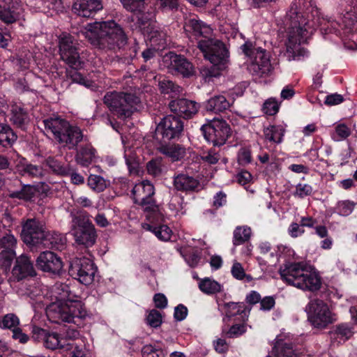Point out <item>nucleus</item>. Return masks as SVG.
<instances>
[{
    "mask_svg": "<svg viewBox=\"0 0 357 357\" xmlns=\"http://www.w3.org/2000/svg\"><path fill=\"white\" fill-rule=\"evenodd\" d=\"M21 236L24 243L29 245L40 243L46 245L45 241H50V234L45 224L36 219H28L23 223Z\"/></svg>",
    "mask_w": 357,
    "mask_h": 357,
    "instance_id": "dca6fc26",
    "label": "nucleus"
},
{
    "mask_svg": "<svg viewBox=\"0 0 357 357\" xmlns=\"http://www.w3.org/2000/svg\"><path fill=\"white\" fill-rule=\"evenodd\" d=\"M232 276L238 280H245L246 282H250L252 280V278L250 275H247L245 273V270L242 266L241 264L237 261H234L231 269Z\"/></svg>",
    "mask_w": 357,
    "mask_h": 357,
    "instance_id": "09e8293b",
    "label": "nucleus"
},
{
    "mask_svg": "<svg viewBox=\"0 0 357 357\" xmlns=\"http://www.w3.org/2000/svg\"><path fill=\"white\" fill-rule=\"evenodd\" d=\"M21 9L13 6L10 8L0 6V20L6 24H12L20 17Z\"/></svg>",
    "mask_w": 357,
    "mask_h": 357,
    "instance_id": "4c0bfd02",
    "label": "nucleus"
},
{
    "mask_svg": "<svg viewBox=\"0 0 357 357\" xmlns=\"http://www.w3.org/2000/svg\"><path fill=\"white\" fill-rule=\"evenodd\" d=\"M20 324L19 318L13 313H9L0 317V328L10 329L13 331L16 329Z\"/></svg>",
    "mask_w": 357,
    "mask_h": 357,
    "instance_id": "49530a36",
    "label": "nucleus"
},
{
    "mask_svg": "<svg viewBox=\"0 0 357 357\" xmlns=\"http://www.w3.org/2000/svg\"><path fill=\"white\" fill-rule=\"evenodd\" d=\"M104 102L119 118L126 119L137 109L139 98L131 93L112 91L105 96Z\"/></svg>",
    "mask_w": 357,
    "mask_h": 357,
    "instance_id": "ddd939ff",
    "label": "nucleus"
},
{
    "mask_svg": "<svg viewBox=\"0 0 357 357\" xmlns=\"http://www.w3.org/2000/svg\"><path fill=\"white\" fill-rule=\"evenodd\" d=\"M174 185L178 190L194 191L199 188V182L193 176L186 174H178L174 176Z\"/></svg>",
    "mask_w": 357,
    "mask_h": 357,
    "instance_id": "c756f323",
    "label": "nucleus"
},
{
    "mask_svg": "<svg viewBox=\"0 0 357 357\" xmlns=\"http://www.w3.org/2000/svg\"><path fill=\"white\" fill-rule=\"evenodd\" d=\"M185 30L189 33L190 38L197 39L203 37V40L210 39L208 37L212 33V29L202 21L196 17L190 18L185 24Z\"/></svg>",
    "mask_w": 357,
    "mask_h": 357,
    "instance_id": "a878e982",
    "label": "nucleus"
},
{
    "mask_svg": "<svg viewBox=\"0 0 357 357\" xmlns=\"http://www.w3.org/2000/svg\"><path fill=\"white\" fill-rule=\"evenodd\" d=\"M159 151L172 161L181 160L186 153L185 149L180 144L162 145L159 148Z\"/></svg>",
    "mask_w": 357,
    "mask_h": 357,
    "instance_id": "72a5a7b5",
    "label": "nucleus"
},
{
    "mask_svg": "<svg viewBox=\"0 0 357 357\" xmlns=\"http://www.w3.org/2000/svg\"><path fill=\"white\" fill-rule=\"evenodd\" d=\"M169 106L173 113L184 119L191 118L199 108L197 102L185 98L172 100Z\"/></svg>",
    "mask_w": 357,
    "mask_h": 357,
    "instance_id": "b1692460",
    "label": "nucleus"
},
{
    "mask_svg": "<svg viewBox=\"0 0 357 357\" xmlns=\"http://www.w3.org/2000/svg\"><path fill=\"white\" fill-rule=\"evenodd\" d=\"M121 140L124 148L126 164L130 174H136L138 168L136 150L141 146L144 139L139 137L135 139L134 136L129 134L122 136Z\"/></svg>",
    "mask_w": 357,
    "mask_h": 357,
    "instance_id": "aec40b11",
    "label": "nucleus"
},
{
    "mask_svg": "<svg viewBox=\"0 0 357 357\" xmlns=\"http://www.w3.org/2000/svg\"><path fill=\"white\" fill-rule=\"evenodd\" d=\"M304 232L305 230L302 227L301 225H298L296 222H292L288 228V233L292 238L301 236L304 234Z\"/></svg>",
    "mask_w": 357,
    "mask_h": 357,
    "instance_id": "0e129e2a",
    "label": "nucleus"
},
{
    "mask_svg": "<svg viewBox=\"0 0 357 357\" xmlns=\"http://www.w3.org/2000/svg\"><path fill=\"white\" fill-rule=\"evenodd\" d=\"M273 353L277 357H296L291 344L277 341L273 348Z\"/></svg>",
    "mask_w": 357,
    "mask_h": 357,
    "instance_id": "79ce46f5",
    "label": "nucleus"
},
{
    "mask_svg": "<svg viewBox=\"0 0 357 357\" xmlns=\"http://www.w3.org/2000/svg\"><path fill=\"white\" fill-rule=\"evenodd\" d=\"M183 257L185 262L190 267L197 266L200 261L199 255L197 253V252L195 251H190L184 254Z\"/></svg>",
    "mask_w": 357,
    "mask_h": 357,
    "instance_id": "052dcab7",
    "label": "nucleus"
},
{
    "mask_svg": "<svg viewBox=\"0 0 357 357\" xmlns=\"http://www.w3.org/2000/svg\"><path fill=\"white\" fill-rule=\"evenodd\" d=\"M287 20L289 27L284 56L289 61H301L308 56L309 52L301 44L306 42L319 26L323 33L340 35L348 40L345 42L347 48L357 50V1H353L347 8L341 25L335 20L322 19L321 21L317 9L312 8L310 13H301L296 3L291 6Z\"/></svg>",
    "mask_w": 357,
    "mask_h": 357,
    "instance_id": "f257e3e1",
    "label": "nucleus"
},
{
    "mask_svg": "<svg viewBox=\"0 0 357 357\" xmlns=\"http://www.w3.org/2000/svg\"><path fill=\"white\" fill-rule=\"evenodd\" d=\"M147 171L153 176H159L162 174L161 162L158 160H151L147 164Z\"/></svg>",
    "mask_w": 357,
    "mask_h": 357,
    "instance_id": "13d9d810",
    "label": "nucleus"
},
{
    "mask_svg": "<svg viewBox=\"0 0 357 357\" xmlns=\"http://www.w3.org/2000/svg\"><path fill=\"white\" fill-rule=\"evenodd\" d=\"M123 7L136 16L139 27L144 36L154 46V49L164 48L166 45L165 34L155 29L153 13H146V0H120Z\"/></svg>",
    "mask_w": 357,
    "mask_h": 357,
    "instance_id": "423d86ee",
    "label": "nucleus"
},
{
    "mask_svg": "<svg viewBox=\"0 0 357 357\" xmlns=\"http://www.w3.org/2000/svg\"><path fill=\"white\" fill-rule=\"evenodd\" d=\"M47 135H52L63 146L73 149L82 141L83 135L79 128L70 125L68 121L59 117H49L43 121Z\"/></svg>",
    "mask_w": 357,
    "mask_h": 357,
    "instance_id": "1a4fd4ad",
    "label": "nucleus"
},
{
    "mask_svg": "<svg viewBox=\"0 0 357 357\" xmlns=\"http://www.w3.org/2000/svg\"><path fill=\"white\" fill-rule=\"evenodd\" d=\"M36 188L30 185H24L20 190L13 191L10 197L24 201L31 200L35 195Z\"/></svg>",
    "mask_w": 357,
    "mask_h": 357,
    "instance_id": "37998d69",
    "label": "nucleus"
},
{
    "mask_svg": "<svg viewBox=\"0 0 357 357\" xmlns=\"http://www.w3.org/2000/svg\"><path fill=\"white\" fill-rule=\"evenodd\" d=\"M159 88L163 93H175L177 94L180 92V87L176 85L172 81L167 79H162L159 81Z\"/></svg>",
    "mask_w": 357,
    "mask_h": 357,
    "instance_id": "3c124183",
    "label": "nucleus"
},
{
    "mask_svg": "<svg viewBox=\"0 0 357 357\" xmlns=\"http://www.w3.org/2000/svg\"><path fill=\"white\" fill-rule=\"evenodd\" d=\"M308 319L312 325L318 328H326L337 320L336 315L328 305L319 299L311 300L305 307Z\"/></svg>",
    "mask_w": 357,
    "mask_h": 357,
    "instance_id": "4468645a",
    "label": "nucleus"
},
{
    "mask_svg": "<svg viewBox=\"0 0 357 357\" xmlns=\"http://www.w3.org/2000/svg\"><path fill=\"white\" fill-rule=\"evenodd\" d=\"M47 135H52L63 146L73 149L82 141L83 135L79 128L70 125L68 121L59 117H49L43 121Z\"/></svg>",
    "mask_w": 357,
    "mask_h": 357,
    "instance_id": "9d476101",
    "label": "nucleus"
},
{
    "mask_svg": "<svg viewBox=\"0 0 357 357\" xmlns=\"http://www.w3.org/2000/svg\"><path fill=\"white\" fill-rule=\"evenodd\" d=\"M183 130L182 121L172 115L165 116L158 124L155 129L156 137L159 136L164 140L178 138Z\"/></svg>",
    "mask_w": 357,
    "mask_h": 357,
    "instance_id": "6ab92c4d",
    "label": "nucleus"
},
{
    "mask_svg": "<svg viewBox=\"0 0 357 357\" xmlns=\"http://www.w3.org/2000/svg\"><path fill=\"white\" fill-rule=\"evenodd\" d=\"M164 59L165 62L169 63L168 67L171 70H174L183 77H189L193 74L192 65L183 56L171 52Z\"/></svg>",
    "mask_w": 357,
    "mask_h": 357,
    "instance_id": "393cba45",
    "label": "nucleus"
},
{
    "mask_svg": "<svg viewBox=\"0 0 357 357\" xmlns=\"http://www.w3.org/2000/svg\"><path fill=\"white\" fill-rule=\"evenodd\" d=\"M313 191L312 187L306 183H298L296 185L295 191L293 195L294 197L303 199L307 196L312 195Z\"/></svg>",
    "mask_w": 357,
    "mask_h": 357,
    "instance_id": "5fc2aeb1",
    "label": "nucleus"
},
{
    "mask_svg": "<svg viewBox=\"0 0 357 357\" xmlns=\"http://www.w3.org/2000/svg\"><path fill=\"white\" fill-rule=\"evenodd\" d=\"M280 102L275 98H270L267 99L262 106V111L267 115H275L279 111Z\"/></svg>",
    "mask_w": 357,
    "mask_h": 357,
    "instance_id": "8fccbe9b",
    "label": "nucleus"
},
{
    "mask_svg": "<svg viewBox=\"0 0 357 357\" xmlns=\"http://www.w3.org/2000/svg\"><path fill=\"white\" fill-rule=\"evenodd\" d=\"M188 314V309L182 304L178 305L174 309V318L177 321H183L185 319Z\"/></svg>",
    "mask_w": 357,
    "mask_h": 357,
    "instance_id": "774afa93",
    "label": "nucleus"
},
{
    "mask_svg": "<svg viewBox=\"0 0 357 357\" xmlns=\"http://www.w3.org/2000/svg\"><path fill=\"white\" fill-rule=\"evenodd\" d=\"M16 169L22 176L38 178L43 175V169L40 166L30 164L25 158H20L18 160Z\"/></svg>",
    "mask_w": 357,
    "mask_h": 357,
    "instance_id": "473e14b6",
    "label": "nucleus"
},
{
    "mask_svg": "<svg viewBox=\"0 0 357 357\" xmlns=\"http://www.w3.org/2000/svg\"><path fill=\"white\" fill-rule=\"evenodd\" d=\"M230 107V102L223 95L213 96L204 103L205 109L214 113L223 112Z\"/></svg>",
    "mask_w": 357,
    "mask_h": 357,
    "instance_id": "7c9ffc66",
    "label": "nucleus"
},
{
    "mask_svg": "<svg viewBox=\"0 0 357 357\" xmlns=\"http://www.w3.org/2000/svg\"><path fill=\"white\" fill-rule=\"evenodd\" d=\"M16 246L17 239L10 231L0 236V261L6 268L10 266L12 261L15 257Z\"/></svg>",
    "mask_w": 357,
    "mask_h": 357,
    "instance_id": "4be33fe9",
    "label": "nucleus"
},
{
    "mask_svg": "<svg viewBox=\"0 0 357 357\" xmlns=\"http://www.w3.org/2000/svg\"><path fill=\"white\" fill-rule=\"evenodd\" d=\"M238 161L241 165H245L251 162V153L248 149L242 148L239 150Z\"/></svg>",
    "mask_w": 357,
    "mask_h": 357,
    "instance_id": "680f3d73",
    "label": "nucleus"
},
{
    "mask_svg": "<svg viewBox=\"0 0 357 357\" xmlns=\"http://www.w3.org/2000/svg\"><path fill=\"white\" fill-rule=\"evenodd\" d=\"M102 0H76L73 3V12L82 17H89L102 9Z\"/></svg>",
    "mask_w": 357,
    "mask_h": 357,
    "instance_id": "bb28decb",
    "label": "nucleus"
},
{
    "mask_svg": "<svg viewBox=\"0 0 357 357\" xmlns=\"http://www.w3.org/2000/svg\"><path fill=\"white\" fill-rule=\"evenodd\" d=\"M36 266L43 272L59 274L63 268V261L56 253L45 251L37 257Z\"/></svg>",
    "mask_w": 357,
    "mask_h": 357,
    "instance_id": "412c9836",
    "label": "nucleus"
},
{
    "mask_svg": "<svg viewBox=\"0 0 357 357\" xmlns=\"http://www.w3.org/2000/svg\"><path fill=\"white\" fill-rule=\"evenodd\" d=\"M201 130L207 142L219 146L223 145L227 141L230 128L225 121L213 119L208 124L203 125Z\"/></svg>",
    "mask_w": 357,
    "mask_h": 357,
    "instance_id": "a211bd4d",
    "label": "nucleus"
},
{
    "mask_svg": "<svg viewBox=\"0 0 357 357\" xmlns=\"http://www.w3.org/2000/svg\"><path fill=\"white\" fill-rule=\"evenodd\" d=\"M251 229L247 226L237 227L234 231V245H238L248 241L251 236Z\"/></svg>",
    "mask_w": 357,
    "mask_h": 357,
    "instance_id": "a19ab883",
    "label": "nucleus"
},
{
    "mask_svg": "<svg viewBox=\"0 0 357 357\" xmlns=\"http://www.w3.org/2000/svg\"><path fill=\"white\" fill-rule=\"evenodd\" d=\"M264 134L266 140L280 144L282 141L284 130L281 126H269L264 128Z\"/></svg>",
    "mask_w": 357,
    "mask_h": 357,
    "instance_id": "e433bc0d",
    "label": "nucleus"
},
{
    "mask_svg": "<svg viewBox=\"0 0 357 357\" xmlns=\"http://www.w3.org/2000/svg\"><path fill=\"white\" fill-rule=\"evenodd\" d=\"M198 287L200 291L206 295L217 294L222 289V286L219 282L210 278L200 279Z\"/></svg>",
    "mask_w": 357,
    "mask_h": 357,
    "instance_id": "c9c22d12",
    "label": "nucleus"
},
{
    "mask_svg": "<svg viewBox=\"0 0 357 357\" xmlns=\"http://www.w3.org/2000/svg\"><path fill=\"white\" fill-rule=\"evenodd\" d=\"M96 271V267L90 259L85 257H75L70 262L69 274L80 283L89 285L94 280Z\"/></svg>",
    "mask_w": 357,
    "mask_h": 357,
    "instance_id": "f3484780",
    "label": "nucleus"
},
{
    "mask_svg": "<svg viewBox=\"0 0 357 357\" xmlns=\"http://www.w3.org/2000/svg\"><path fill=\"white\" fill-rule=\"evenodd\" d=\"M354 206L355 204L351 201H340L337 202L335 211L340 215L347 216L353 212Z\"/></svg>",
    "mask_w": 357,
    "mask_h": 357,
    "instance_id": "603ef678",
    "label": "nucleus"
},
{
    "mask_svg": "<svg viewBox=\"0 0 357 357\" xmlns=\"http://www.w3.org/2000/svg\"><path fill=\"white\" fill-rule=\"evenodd\" d=\"M89 187L94 192H102L107 188L106 181L100 176L91 174L87 179Z\"/></svg>",
    "mask_w": 357,
    "mask_h": 357,
    "instance_id": "a18cd8bd",
    "label": "nucleus"
},
{
    "mask_svg": "<svg viewBox=\"0 0 357 357\" xmlns=\"http://www.w3.org/2000/svg\"><path fill=\"white\" fill-rule=\"evenodd\" d=\"M17 139V135L13 132L9 126L0 123V144L7 146L12 144Z\"/></svg>",
    "mask_w": 357,
    "mask_h": 357,
    "instance_id": "ea45409f",
    "label": "nucleus"
},
{
    "mask_svg": "<svg viewBox=\"0 0 357 357\" xmlns=\"http://www.w3.org/2000/svg\"><path fill=\"white\" fill-rule=\"evenodd\" d=\"M96 158V151L89 144L80 148L75 155V160L77 164L82 167L89 166Z\"/></svg>",
    "mask_w": 357,
    "mask_h": 357,
    "instance_id": "f704fd0d",
    "label": "nucleus"
},
{
    "mask_svg": "<svg viewBox=\"0 0 357 357\" xmlns=\"http://www.w3.org/2000/svg\"><path fill=\"white\" fill-rule=\"evenodd\" d=\"M198 47L205 59L213 65L210 68L205 67L201 70L202 77L209 81L211 77L218 76L220 72L227 68L229 61V51L222 42L212 38L200 40Z\"/></svg>",
    "mask_w": 357,
    "mask_h": 357,
    "instance_id": "0eeeda50",
    "label": "nucleus"
},
{
    "mask_svg": "<svg viewBox=\"0 0 357 357\" xmlns=\"http://www.w3.org/2000/svg\"><path fill=\"white\" fill-rule=\"evenodd\" d=\"M142 353V357H165L166 355L162 350L156 349L151 344L145 345Z\"/></svg>",
    "mask_w": 357,
    "mask_h": 357,
    "instance_id": "6e6d98bb",
    "label": "nucleus"
},
{
    "mask_svg": "<svg viewBox=\"0 0 357 357\" xmlns=\"http://www.w3.org/2000/svg\"><path fill=\"white\" fill-rule=\"evenodd\" d=\"M10 111V121L17 126L22 127L27 119V114L22 109L21 105H13Z\"/></svg>",
    "mask_w": 357,
    "mask_h": 357,
    "instance_id": "58836bf2",
    "label": "nucleus"
},
{
    "mask_svg": "<svg viewBox=\"0 0 357 357\" xmlns=\"http://www.w3.org/2000/svg\"><path fill=\"white\" fill-rule=\"evenodd\" d=\"M59 47L61 59L72 68L67 72L68 76L72 82L91 90H96V84L84 77L77 70V68L82 67V62L74 43L73 37L67 33H61L59 37Z\"/></svg>",
    "mask_w": 357,
    "mask_h": 357,
    "instance_id": "6e6552de",
    "label": "nucleus"
},
{
    "mask_svg": "<svg viewBox=\"0 0 357 357\" xmlns=\"http://www.w3.org/2000/svg\"><path fill=\"white\" fill-rule=\"evenodd\" d=\"M241 50L245 56L247 69L253 76L264 77L272 73L273 67L266 50L249 41L242 45Z\"/></svg>",
    "mask_w": 357,
    "mask_h": 357,
    "instance_id": "9b49d317",
    "label": "nucleus"
},
{
    "mask_svg": "<svg viewBox=\"0 0 357 357\" xmlns=\"http://www.w3.org/2000/svg\"><path fill=\"white\" fill-rule=\"evenodd\" d=\"M12 273L17 280H20L29 275H33V266L27 255L23 254L17 258Z\"/></svg>",
    "mask_w": 357,
    "mask_h": 357,
    "instance_id": "cd10ccee",
    "label": "nucleus"
},
{
    "mask_svg": "<svg viewBox=\"0 0 357 357\" xmlns=\"http://www.w3.org/2000/svg\"><path fill=\"white\" fill-rule=\"evenodd\" d=\"M146 324L152 328H158L162 324V314L156 310H150L146 317Z\"/></svg>",
    "mask_w": 357,
    "mask_h": 357,
    "instance_id": "864d4df0",
    "label": "nucleus"
},
{
    "mask_svg": "<svg viewBox=\"0 0 357 357\" xmlns=\"http://www.w3.org/2000/svg\"><path fill=\"white\" fill-rule=\"evenodd\" d=\"M154 194L153 184L146 180L136 183L132 190L133 200L142 207L146 220L161 217L160 208L153 198Z\"/></svg>",
    "mask_w": 357,
    "mask_h": 357,
    "instance_id": "f8f14e48",
    "label": "nucleus"
},
{
    "mask_svg": "<svg viewBox=\"0 0 357 357\" xmlns=\"http://www.w3.org/2000/svg\"><path fill=\"white\" fill-rule=\"evenodd\" d=\"M72 234L77 243L91 247L96 243V230L88 214L75 217L73 220Z\"/></svg>",
    "mask_w": 357,
    "mask_h": 357,
    "instance_id": "2eb2a0df",
    "label": "nucleus"
},
{
    "mask_svg": "<svg viewBox=\"0 0 357 357\" xmlns=\"http://www.w3.org/2000/svg\"><path fill=\"white\" fill-rule=\"evenodd\" d=\"M245 331L246 328L244 324H235L229 328L227 335L229 337H236L243 334Z\"/></svg>",
    "mask_w": 357,
    "mask_h": 357,
    "instance_id": "338daca9",
    "label": "nucleus"
},
{
    "mask_svg": "<svg viewBox=\"0 0 357 357\" xmlns=\"http://www.w3.org/2000/svg\"><path fill=\"white\" fill-rule=\"evenodd\" d=\"M47 162L50 168L57 174L66 176L69 173L68 167L63 165L60 162L49 160Z\"/></svg>",
    "mask_w": 357,
    "mask_h": 357,
    "instance_id": "4d7b16f0",
    "label": "nucleus"
},
{
    "mask_svg": "<svg viewBox=\"0 0 357 357\" xmlns=\"http://www.w3.org/2000/svg\"><path fill=\"white\" fill-rule=\"evenodd\" d=\"M229 318L237 317L236 319L245 321L249 315L250 309L248 308L243 303H225L220 305Z\"/></svg>",
    "mask_w": 357,
    "mask_h": 357,
    "instance_id": "c85d7f7f",
    "label": "nucleus"
},
{
    "mask_svg": "<svg viewBox=\"0 0 357 357\" xmlns=\"http://www.w3.org/2000/svg\"><path fill=\"white\" fill-rule=\"evenodd\" d=\"M81 32L94 48L105 52L115 51L127 43L124 31L114 20L88 24Z\"/></svg>",
    "mask_w": 357,
    "mask_h": 357,
    "instance_id": "39448f33",
    "label": "nucleus"
},
{
    "mask_svg": "<svg viewBox=\"0 0 357 357\" xmlns=\"http://www.w3.org/2000/svg\"><path fill=\"white\" fill-rule=\"evenodd\" d=\"M276 259L284 264L280 268L281 278L288 284L302 290L317 291L321 286V277L316 269L304 262H294L296 253L289 247L280 245Z\"/></svg>",
    "mask_w": 357,
    "mask_h": 357,
    "instance_id": "f03ea898",
    "label": "nucleus"
},
{
    "mask_svg": "<svg viewBox=\"0 0 357 357\" xmlns=\"http://www.w3.org/2000/svg\"><path fill=\"white\" fill-rule=\"evenodd\" d=\"M169 208L174 216H181L186 212L185 204L183 197L174 196L169 204Z\"/></svg>",
    "mask_w": 357,
    "mask_h": 357,
    "instance_id": "c03bdc74",
    "label": "nucleus"
},
{
    "mask_svg": "<svg viewBox=\"0 0 357 357\" xmlns=\"http://www.w3.org/2000/svg\"><path fill=\"white\" fill-rule=\"evenodd\" d=\"M344 101V97L338 93H332L325 98L324 103L329 106L337 105Z\"/></svg>",
    "mask_w": 357,
    "mask_h": 357,
    "instance_id": "e2e57ef3",
    "label": "nucleus"
},
{
    "mask_svg": "<svg viewBox=\"0 0 357 357\" xmlns=\"http://www.w3.org/2000/svg\"><path fill=\"white\" fill-rule=\"evenodd\" d=\"M352 335V328L348 324H340L331 332V338L333 344H340L345 342Z\"/></svg>",
    "mask_w": 357,
    "mask_h": 357,
    "instance_id": "2f4dec72",
    "label": "nucleus"
},
{
    "mask_svg": "<svg viewBox=\"0 0 357 357\" xmlns=\"http://www.w3.org/2000/svg\"><path fill=\"white\" fill-rule=\"evenodd\" d=\"M32 333L34 340L42 341L45 348L59 349L61 357H91L90 349L80 339L79 331L75 328H69L59 334L34 326Z\"/></svg>",
    "mask_w": 357,
    "mask_h": 357,
    "instance_id": "20e7f679",
    "label": "nucleus"
},
{
    "mask_svg": "<svg viewBox=\"0 0 357 357\" xmlns=\"http://www.w3.org/2000/svg\"><path fill=\"white\" fill-rule=\"evenodd\" d=\"M52 303L46 307L48 319L53 323H76L86 315V311L77 296L73 294L68 285L55 284L47 294Z\"/></svg>",
    "mask_w": 357,
    "mask_h": 357,
    "instance_id": "7ed1b4c3",
    "label": "nucleus"
},
{
    "mask_svg": "<svg viewBox=\"0 0 357 357\" xmlns=\"http://www.w3.org/2000/svg\"><path fill=\"white\" fill-rule=\"evenodd\" d=\"M160 7L164 10H173L178 8V0H155Z\"/></svg>",
    "mask_w": 357,
    "mask_h": 357,
    "instance_id": "69168bd1",
    "label": "nucleus"
},
{
    "mask_svg": "<svg viewBox=\"0 0 357 357\" xmlns=\"http://www.w3.org/2000/svg\"><path fill=\"white\" fill-rule=\"evenodd\" d=\"M162 218L163 214L161 212L160 218L146 220L147 222L142 223V227L146 231L152 232L159 241L168 242L172 240L173 231L167 225L159 224Z\"/></svg>",
    "mask_w": 357,
    "mask_h": 357,
    "instance_id": "5701e85b",
    "label": "nucleus"
},
{
    "mask_svg": "<svg viewBox=\"0 0 357 357\" xmlns=\"http://www.w3.org/2000/svg\"><path fill=\"white\" fill-rule=\"evenodd\" d=\"M351 135L350 128L344 123L335 125L331 137L335 142H340L347 139Z\"/></svg>",
    "mask_w": 357,
    "mask_h": 357,
    "instance_id": "de8ad7c7",
    "label": "nucleus"
},
{
    "mask_svg": "<svg viewBox=\"0 0 357 357\" xmlns=\"http://www.w3.org/2000/svg\"><path fill=\"white\" fill-rule=\"evenodd\" d=\"M202 159L208 164H215L220 159V155L215 149L203 152Z\"/></svg>",
    "mask_w": 357,
    "mask_h": 357,
    "instance_id": "bf43d9fd",
    "label": "nucleus"
}]
</instances>
